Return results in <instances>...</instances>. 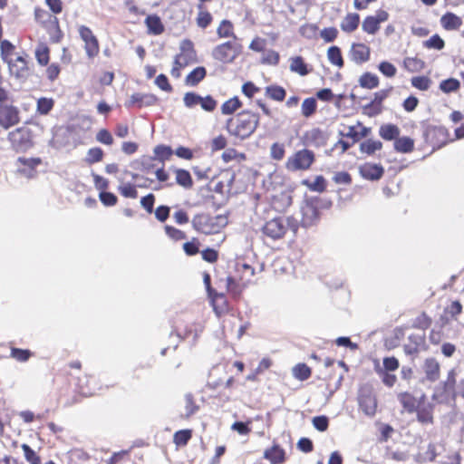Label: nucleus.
<instances>
[{"instance_id": "nucleus-43", "label": "nucleus", "mask_w": 464, "mask_h": 464, "mask_svg": "<svg viewBox=\"0 0 464 464\" xmlns=\"http://www.w3.org/2000/svg\"><path fill=\"white\" fill-rule=\"evenodd\" d=\"M460 83L457 79L450 78L440 83V89L445 93H450L459 89Z\"/></svg>"}, {"instance_id": "nucleus-51", "label": "nucleus", "mask_w": 464, "mask_h": 464, "mask_svg": "<svg viewBox=\"0 0 464 464\" xmlns=\"http://www.w3.org/2000/svg\"><path fill=\"white\" fill-rule=\"evenodd\" d=\"M184 104L187 108H193L196 105H200L201 96L195 92H186L183 97Z\"/></svg>"}, {"instance_id": "nucleus-60", "label": "nucleus", "mask_w": 464, "mask_h": 464, "mask_svg": "<svg viewBox=\"0 0 464 464\" xmlns=\"http://www.w3.org/2000/svg\"><path fill=\"white\" fill-rule=\"evenodd\" d=\"M270 155L274 160H282L285 156V146L277 142L273 143L270 148Z\"/></svg>"}, {"instance_id": "nucleus-28", "label": "nucleus", "mask_w": 464, "mask_h": 464, "mask_svg": "<svg viewBox=\"0 0 464 464\" xmlns=\"http://www.w3.org/2000/svg\"><path fill=\"white\" fill-rule=\"evenodd\" d=\"M398 398L406 411L413 412L417 409V400L411 394L402 392L399 394Z\"/></svg>"}, {"instance_id": "nucleus-39", "label": "nucleus", "mask_w": 464, "mask_h": 464, "mask_svg": "<svg viewBox=\"0 0 464 464\" xmlns=\"http://www.w3.org/2000/svg\"><path fill=\"white\" fill-rule=\"evenodd\" d=\"M198 8L199 11L196 19L197 24L200 28H206L212 22V15L209 12L203 9L202 5H198Z\"/></svg>"}, {"instance_id": "nucleus-50", "label": "nucleus", "mask_w": 464, "mask_h": 464, "mask_svg": "<svg viewBox=\"0 0 464 464\" xmlns=\"http://www.w3.org/2000/svg\"><path fill=\"white\" fill-rule=\"evenodd\" d=\"M191 438L190 430H181L174 434V443L178 446L186 445Z\"/></svg>"}, {"instance_id": "nucleus-5", "label": "nucleus", "mask_w": 464, "mask_h": 464, "mask_svg": "<svg viewBox=\"0 0 464 464\" xmlns=\"http://www.w3.org/2000/svg\"><path fill=\"white\" fill-rule=\"evenodd\" d=\"M240 53V45L231 42H226L216 46L212 52L214 59L224 63H230Z\"/></svg>"}, {"instance_id": "nucleus-11", "label": "nucleus", "mask_w": 464, "mask_h": 464, "mask_svg": "<svg viewBox=\"0 0 464 464\" xmlns=\"http://www.w3.org/2000/svg\"><path fill=\"white\" fill-rule=\"evenodd\" d=\"M327 135L324 131L318 128L311 129L304 132L303 142L306 146H314L316 148L325 145Z\"/></svg>"}, {"instance_id": "nucleus-29", "label": "nucleus", "mask_w": 464, "mask_h": 464, "mask_svg": "<svg viewBox=\"0 0 464 464\" xmlns=\"http://www.w3.org/2000/svg\"><path fill=\"white\" fill-rule=\"evenodd\" d=\"M145 24L149 32L153 34H160L164 30L163 24L157 15H149L145 20Z\"/></svg>"}, {"instance_id": "nucleus-59", "label": "nucleus", "mask_w": 464, "mask_h": 464, "mask_svg": "<svg viewBox=\"0 0 464 464\" xmlns=\"http://www.w3.org/2000/svg\"><path fill=\"white\" fill-rule=\"evenodd\" d=\"M165 232L169 238H171L172 240H175V241H179L186 237V235L183 231H181L176 227H173L171 226H166Z\"/></svg>"}, {"instance_id": "nucleus-49", "label": "nucleus", "mask_w": 464, "mask_h": 464, "mask_svg": "<svg viewBox=\"0 0 464 464\" xmlns=\"http://www.w3.org/2000/svg\"><path fill=\"white\" fill-rule=\"evenodd\" d=\"M411 84L413 87L420 90V91H427L431 83V81L430 78L426 76H416L411 78Z\"/></svg>"}, {"instance_id": "nucleus-52", "label": "nucleus", "mask_w": 464, "mask_h": 464, "mask_svg": "<svg viewBox=\"0 0 464 464\" xmlns=\"http://www.w3.org/2000/svg\"><path fill=\"white\" fill-rule=\"evenodd\" d=\"M21 448L24 451L25 459L30 464H40V458L33 449H31L27 444H23Z\"/></svg>"}, {"instance_id": "nucleus-53", "label": "nucleus", "mask_w": 464, "mask_h": 464, "mask_svg": "<svg viewBox=\"0 0 464 464\" xmlns=\"http://www.w3.org/2000/svg\"><path fill=\"white\" fill-rule=\"evenodd\" d=\"M103 151L100 148H92L87 151L86 161L90 164L99 162L102 160Z\"/></svg>"}, {"instance_id": "nucleus-44", "label": "nucleus", "mask_w": 464, "mask_h": 464, "mask_svg": "<svg viewBox=\"0 0 464 464\" xmlns=\"http://www.w3.org/2000/svg\"><path fill=\"white\" fill-rule=\"evenodd\" d=\"M118 189L124 198H136L138 197L136 187L131 183L123 182L119 186Z\"/></svg>"}, {"instance_id": "nucleus-20", "label": "nucleus", "mask_w": 464, "mask_h": 464, "mask_svg": "<svg viewBox=\"0 0 464 464\" xmlns=\"http://www.w3.org/2000/svg\"><path fill=\"white\" fill-rule=\"evenodd\" d=\"M264 458L271 464H282L285 460V451L276 444L264 451Z\"/></svg>"}, {"instance_id": "nucleus-16", "label": "nucleus", "mask_w": 464, "mask_h": 464, "mask_svg": "<svg viewBox=\"0 0 464 464\" xmlns=\"http://www.w3.org/2000/svg\"><path fill=\"white\" fill-rule=\"evenodd\" d=\"M5 63L8 64L10 73L16 78H24L27 75V64L22 56H17L14 60L11 58Z\"/></svg>"}, {"instance_id": "nucleus-4", "label": "nucleus", "mask_w": 464, "mask_h": 464, "mask_svg": "<svg viewBox=\"0 0 464 464\" xmlns=\"http://www.w3.org/2000/svg\"><path fill=\"white\" fill-rule=\"evenodd\" d=\"M314 161V153L309 150L303 149L297 150L287 159L285 168L291 171L306 170Z\"/></svg>"}, {"instance_id": "nucleus-2", "label": "nucleus", "mask_w": 464, "mask_h": 464, "mask_svg": "<svg viewBox=\"0 0 464 464\" xmlns=\"http://www.w3.org/2000/svg\"><path fill=\"white\" fill-rule=\"evenodd\" d=\"M237 277L227 278V288L233 295H239L251 283L255 275V269L247 264H237Z\"/></svg>"}, {"instance_id": "nucleus-55", "label": "nucleus", "mask_w": 464, "mask_h": 464, "mask_svg": "<svg viewBox=\"0 0 464 464\" xmlns=\"http://www.w3.org/2000/svg\"><path fill=\"white\" fill-rule=\"evenodd\" d=\"M379 71L386 77L392 78L397 72L396 67L389 62H382L379 66Z\"/></svg>"}, {"instance_id": "nucleus-54", "label": "nucleus", "mask_w": 464, "mask_h": 464, "mask_svg": "<svg viewBox=\"0 0 464 464\" xmlns=\"http://www.w3.org/2000/svg\"><path fill=\"white\" fill-rule=\"evenodd\" d=\"M53 107V101L49 98H40L37 102V111L47 114Z\"/></svg>"}, {"instance_id": "nucleus-25", "label": "nucleus", "mask_w": 464, "mask_h": 464, "mask_svg": "<svg viewBox=\"0 0 464 464\" xmlns=\"http://www.w3.org/2000/svg\"><path fill=\"white\" fill-rule=\"evenodd\" d=\"M380 136L386 140H395L400 134V129L394 124H383L379 130Z\"/></svg>"}, {"instance_id": "nucleus-30", "label": "nucleus", "mask_w": 464, "mask_h": 464, "mask_svg": "<svg viewBox=\"0 0 464 464\" xmlns=\"http://www.w3.org/2000/svg\"><path fill=\"white\" fill-rule=\"evenodd\" d=\"M328 61L334 66L342 68L343 66V59L341 50L338 46H331L327 50Z\"/></svg>"}, {"instance_id": "nucleus-56", "label": "nucleus", "mask_w": 464, "mask_h": 464, "mask_svg": "<svg viewBox=\"0 0 464 464\" xmlns=\"http://www.w3.org/2000/svg\"><path fill=\"white\" fill-rule=\"evenodd\" d=\"M14 48V46L7 40H5L1 43V57L5 62H7L9 59H11Z\"/></svg>"}, {"instance_id": "nucleus-10", "label": "nucleus", "mask_w": 464, "mask_h": 464, "mask_svg": "<svg viewBox=\"0 0 464 464\" xmlns=\"http://www.w3.org/2000/svg\"><path fill=\"white\" fill-rule=\"evenodd\" d=\"M19 122V115L16 108L7 105H0V126L9 129Z\"/></svg>"}, {"instance_id": "nucleus-38", "label": "nucleus", "mask_w": 464, "mask_h": 464, "mask_svg": "<svg viewBox=\"0 0 464 464\" xmlns=\"http://www.w3.org/2000/svg\"><path fill=\"white\" fill-rule=\"evenodd\" d=\"M241 102L239 99L235 96L227 101H226L221 106V112L225 115H229L235 112L237 109L241 107Z\"/></svg>"}, {"instance_id": "nucleus-31", "label": "nucleus", "mask_w": 464, "mask_h": 464, "mask_svg": "<svg viewBox=\"0 0 464 464\" xmlns=\"http://www.w3.org/2000/svg\"><path fill=\"white\" fill-rule=\"evenodd\" d=\"M302 184L307 187L311 191L319 193L324 192L326 188L325 179L323 176H316L313 182L308 179H304Z\"/></svg>"}, {"instance_id": "nucleus-41", "label": "nucleus", "mask_w": 464, "mask_h": 464, "mask_svg": "<svg viewBox=\"0 0 464 464\" xmlns=\"http://www.w3.org/2000/svg\"><path fill=\"white\" fill-rule=\"evenodd\" d=\"M154 155L155 159L160 160V162H164L165 160H168L173 151L169 146L165 145H159L154 148Z\"/></svg>"}, {"instance_id": "nucleus-27", "label": "nucleus", "mask_w": 464, "mask_h": 464, "mask_svg": "<svg viewBox=\"0 0 464 464\" xmlns=\"http://www.w3.org/2000/svg\"><path fill=\"white\" fill-rule=\"evenodd\" d=\"M425 66V63L417 57H406L403 60V67L410 72H420Z\"/></svg>"}, {"instance_id": "nucleus-57", "label": "nucleus", "mask_w": 464, "mask_h": 464, "mask_svg": "<svg viewBox=\"0 0 464 464\" xmlns=\"http://www.w3.org/2000/svg\"><path fill=\"white\" fill-rule=\"evenodd\" d=\"M313 426L319 431H325L329 425V420L326 416H316L312 420Z\"/></svg>"}, {"instance_id": "nucleus-34", "label": "nucleus", "mask_w": 464, "mask_h": 464, "mask_svg": "<svg viewBox=\"0 0 464 464\" xmlns=\"http://www.w3.org/2000/svg\"><path fill=\"white\" fill-rule=\"evenodd\" d=\"M290 70L294 72L298 73L301 76H304L308 73L306 64L300 56H295L290 59Z\"/></svg>"}, {"instance_id": "nucleus-61", "label": "nucleus", "mask_w": 464, "mask_h": 464, "mask_svg": "<svg viewBox=\"0 0 464 464\" xmlns=\"http://www.w3.org/2000/svg\"><path fill=\"white\" fill-rule=\"evenodd\" d=\"M97 141L105 144L111 145L113 143V138L111 134L105 129H102L96 134Z\"/></svg>"}, {"instance_id": "nucleus-8", "label": "nucleus", "mask_w": 464, "mask_h": 464, "mask_svg": "<svg viewBox=\"0 0 464 464\" xmlns=\"http://www.w3.org/2000/svg\"><path fill=\"white\" fill-rule=\"evenodd\" d=\"M388 19V12L380 9L376 11L374 15H369L364 18L362 24V29L369 34H375L380 29V24L386 22Z\"/></svg>"}, {"instance_id": "nucleus-37", "label": "nucleus", "mask_w": 464, "mask_h": 464, "mask_svg": "<svg viewBox=\"0 0 464 464\" xmlns=\"http://www.w3.org/2000/svg\"><path fill=\"white\" fill-rule=\"evenodd\" d=\"M382 148V143L380 140H367L361 143L360 150L368 155L373 154L375 151Z\"/></svg>"}, {"instance_id": "nucleus-24", "label": "nucleus", "mask_w": 464, "mask_h": 464, "mask_svg": "<svg viewBox=\"0 0 464 464\" xmlns=\"http://www.w3.org/2000/svg\"><path fill=\"white\" fill-rule=\"evenodd\" d=\"M206 69L202 66L195 68L186 77V84L189 86H196L206 76Z\"/></svg>"}, {"instance_id": "nucleus-36", "label": "nucleus", "mask_w": 464, "mask_h": 464, "mask_svg": "<svg viewBox=\"0 0 464 464\" xmlns=\"http://www.w3.org/2000/svg\"><path fill=\"white\" fill-rule=\"evenodd\" d=\"M49 48L45 44L40 43L35 49V58L39 64L44 66L49 63Z\"/></svg>"}, {"instance_id": "nucleus-42", "label": "nucleus", "mask_w": 464, "mask_h": 464, "mask_svg": "<svg viewBox=\"0 0 464 464\" xmlns=\"http://www.w3.org/2000/svg\"><path fill=\"white\" fill-rule=\"evenodd\" d=\"M423 46L427 49L442 50L445 46V42L439 34H433L423 42Z\"/></svg>"}, {"instance_id": "nucleus-45", "label": "nucleus", "mask_w": 464, "mask_h": 464, "mask_svg": "<svg viewBox=\"0 0 464 464\" xmlns=\"http://www.w3.org/2000/svg\"><path fill=\"white\" fill-rule=\"evenodd\" d=\"M176 181L179 185L189 188L192 185V179L188 171L184 169L176 170Z\"/></svg>"}, {"instance_id": "nucleus-46", "label": "nucleus", "mask_w": 464, "mask_h": 464, "mask_svg": "<svg viewBox=\"0 0 464 464\" xmlns=\"http://www.w3.org/2000/svg\"><path fill=\"white\" fill-rule=\"evenodd\" d=\"M302 114L308 118L313 115L316 110V101L314 98H306L302 103Z\"/></svg>"}, {"instance_id": "nucleus-17", "label": "nucleus", "mask_w": 464, "mask_h": 464, "mask_svg": "<svg viewBox=\"0 0 464 464\" xmlns=\"http://www.w3.org/2000/svg\"><path fill=\"white\" fill-rule=\"evenodd\" d=\"M359 406L364 414L372 417L376 412L377 401L371 393H362L359 396Z\"/></svg>"}, {"instance_id": "nucleus-33", "label": "nucleus", "mask_w": 464, "mask_h": 464, "mask_svg": "<svg viewBox=\"0 0 464 464\" xmlns=\"http://www.w3.org/2000/svg\"><path fill=\"white\" fill-rule=\"evenodd\" d=\"M266 95L270 99L282 102L285 97V90L277 85H270L266 88Z\"/></svg>"}, {"instance_id": "nucleus-12", "label": "nucleus", "mask_w": 464, "mask_h": 464, "mask_svg": "<svg viewBox=\"0 0 464 464\" xmlns=\"http://www.w3.org/2000/svg\"><path fill=\"white\" fill-rule=\"evenodd\" d=\"M8 140L16 150H26L30 147L27 130L18 128L8 134Z\"/></svg>"}, {"instance_id": "nucleus-62", "label": "nucleus", "mask_w": 464, "mask_h": 464, "mask_svg": "<svg viewBox=\"0 0 464 464\" xmlns=\"http://www.w3.org/2000/svg\"><path fill=\"white\" fill-rule=\"evenodd\" d=\"M217 106V102L209 95L201 97L200 107L206 111H213Z\"/></svg>"}, {"instance_id": "nucleus-47", "label": "nucleus", "mask_w": 464, "mask_h": 464, "mask_svg": "<svg viewBox=\"0 0 464 464\" xmlns=\"http://www.w3.org/2000/svg\"><path fill=\"white\" fill-rule=\"evenodd\" d=\"M10 356L18 362H24L30 359L32 353L27 349L12 348Z\"/></svg>"}, {"instance_id": "nucleus-18", "label": "nucleus", "mask_w": 464, "mask_h": 464, "mask_svg": "<svg viewBox=\"0 0 464 464\" xmlns=\"http://www.w3.org/2000/svg\"><path fill=\"white\" fill-rule=\"evenodd\" d=\"M440 23L446 31H456L462 25V19L451 12H447L440 17Z\"/></svg>"}, {"instance_id": "nucleus-19", "label": "nucleus", "mask_w": 464, "mask_h": 464, "mask_svg": "<svg viewBox=\"0 0 464 464\" xmlns=\"http://www.w3.org/2000/svg\"><path fill=\"white\" fill-rule=\"evenodd\" d=\"M360 173L366 179L377 180L382 178L383 168L377 164L366 163L361 166Z\"/></svg>"}, {"instance_id": "nucleus-9", "label": "nucleus", "mask_w": 464, "mask_h": 464, "mask_svg": "<svg viewBox=\"0 0 464 464\" xmlns=\"http://www.w3.org/2000/svg\"><path fill=\"white\" fill-rule=\"evenodd\" d=\"M79 34L84 42V49L89 58H93L99 53V43L92 30L84 25L79 27Z\"/></svg>"}, {"instance_id": "nucleus-26", "label": "nucleus", "mask_w": 464, "mask_h": 464, "mask_svg": "<svg viewBox=\"0 0 464 464\" xmlns=\"http://www.w3.org/2000/svg\"><path fill=\"white\" fill-rule=\"evenodd\" d=\"M414 140L409 137H401L394 141V149L398 152L408 153L413 150Z\"/></svg>"}, {"instance_id": "nucleus-3", "label": "nucleus", "mask_w": 464, "mask_h": 464, "mask_svg": "<svg viewBox=\"0 0 464 464\" xmlns=\"http://www.w3.org/2000/svg\"><path fill=\"white\" fill-rule=\"evenodd\" d=\"M227 223V218L221 215L211 217L207 214H198L192 219L193 227L207 235L218 233Z\"/></svg>"}, {"instance_id": "nucleus-35", "label": "nucleus", "mask_w": 464, "mask_h": 464, "mask_svg": "<svg viewBox=\"0 0 464 464\" xmlns=\"http://www.w3.org/2000/svg\"><path fill=\"white\" fill-rule=\"evenodd\" d=\"M217 34L220 38L233 37L236 39L234 34L233 24L228 20L221 21L219 26L217 29Z\"/></svg>"}, {"instance_id": "nucleus-58", "label": "nucleus", "mask_w": 464, "mask_h": 464, "mask_svg": "<svg viewBox=\"0 0 464 464\" xmlns=\"http://www.w3.org/2000/svg\"><path fill=\"white\" fill-rule=\"evenodd\" d=\"M279 62V54L274 50H268L262 57V63L269 65H276Z\"/></svg>"}, {"instance_id": "nucleus-23", "label": "nucleus", "mask_w": 464, "mask_h": 464, "mask_svg": "<svg viewBox=\"0 0 464 464\" xmlns=\"http://www.w3.org/2000/svg\"><path fill=\"white\" fill-rule=\"evenodd\" d=\"M360 15L356 13L348 14L341 22V29L345 33H352L358 27Z\"/></svg>"}, {"instance_id": "nucleus-6", "label": "nucleus", "mask_w": 464, "mask_h": 464, "mask_svg": "<svg viewBox=\"0 0 464 464\" xmlns=\"http://www.w3.org/2000/svg\"><path fill=\"white\" fill-rule=\"evenodd\" d=\"M288 227V218H276L264 225L263 233L272 239H278L286 233Z\"/></svg>"}, {"instance_id": "nucleus-15", "label": "nucleus", "mask_w": 464, "mask_h": 464, "mask_svg": "<svg viewBox=\"0 0 464 464\" xmlns=\"http://www.w3.org/2000/svg\"><path fill=\"white\" fill-rule=\"evenodd\" d=\"M352 61L361 64L367 62L370 58V47L364 44H353L349 52Z\"/></svg>"}, {"instance_id": "nucleus-64", "label": "nucleus", "mask_w": 464, "mask_h": 464, "mask_svg": "<svg viewBox=\"0 0 464 464\" xmlns=\"http://www.w3.org/2000/svg\"><path fill=\"white\" fill-rule=\"evenodd\" d=\"M100 199L105 206H114L117 203V197L111 192L102 191Z\"/></svg>"}, {"instance_id": "nucleus-22", "label": "nucleus", "mask_w": 464, "mask_h": 464, "mask_svg": "<svg viewBox=\"0 0 464 464\" xmlns=\"http://www.w3.org/2000/svg\"><path fill=\"white\" fill-rule=\"evenodd\" d=\"M390 90H381L374 93L373 100L364 106L363 110L374 109L373 113H369V116H374L382 111V103L388 97Z\"/></svg>"}, {"instance_id": "nucleus-7", "label": "nucleus", "mask_w": 464, "mask_h": 464, "mask_svg": "<svg viewBox=\"0 0 464 464\" xmlns=\"http://www.w3.org/2000/svg\"><path fill=\"white\" fill-rule=\"evenodd\" d=\"M461 371L459 368H454L450 371L447 380L444 383L445 391L452 397L457 395L461 396L464 399V379L457 382V378L460 374Z\"/></svg>"}, {"instance_id": "nucleus-63", "label": "nucleus", "mask_w": 464, "mask_h": 464, "mask_svg": "<svg viewBox=\"0 0 464 464\" xmlns=\"http://www.w3.org/2000/svg\"><path fill=\"white\" fill-rule=\"evenodd\" d=\"M155 84L162 91H165V92L172 91V87L169 84L168 78L166 77L165 74L158 75L157 78L155 79Z\"/></svg>"}, {"instance_id": "nucleus-21", "label": "nucleus", "mask_w": 464, "mask_h": 464, "mask_svg": "<svg viewBox=\"0 0 464 464\" xmlns=\"http://www.w3.org/2000/svg\"><path fill=\"white\" fill-rule=\"evenodd\" d=\"M423 371L426 379L430 382H435L440 378V364L433 358H428L425 360Z\"/></svg>"}, {"instance_id": "nucleus-13", "label": "nucleus", "mask_w": 464, "mask_h": 464, "mask_svg": "<svg viewBox=\"0 0 464 464\" xmlns=\"http://www.w3.org/2000/svg\"><path fill=\"white\" fill-rule=\"evenodd\" d=\"M157 101L158 99L154 94L136 92L130 95L125 106L130 107L136 105L140 108L143 106H152L156 104Z\"/></svg>"}, {"instance_id": "nucleus-48", "label": "nucleus", "mask_w": 464, "mask_h": 464, "mask_svg": "<svg viewBox=\"0 0 464 464\" xmlns=\"http://www.w3.org/2000/svg\"><path fill=\"white\" fill-rule=\"evenodd\" d=\"M196 58V53H179L175 57V64L179 66H187L189 63L193 62Z\"/></svg>"}, {"instance_id": "nucleus-40", "label": "nucleus", "mask_w": 464, "mask_h": 464, "mask_svg": "<svg viewBox=\"0 0 464 464\" xmlns=\"http://www.w3.org/2000/svg\"><path fill=\"white\" fill-rule=\"evenodd\" d=\"M293 375L299 381H305L311 376V370L306 364L298 363L293 368Z\"/></svg>"}, {"instance_id": "nucleus-32", "label": "nucleus", "mask_w": 464, "mask_h": 464, "mask_svg": "<svg viewBox=\"0 0 464 464\" xmlns=\"http://www.w3.org/2000/svg\"><path fill=\"white\" fill-rule=\"evenodd\" d=\"M359 84L362 88L373 89L379 85V78L373 73L365 72L359 78Z\"/></svg>"}, {"instance_id": "nucleus-14", "label": "nucleus", "mask_w": 464, "mask_h": 464, "mask_svg": "<svg viewBox=\"0 0 464 464\" xmlns=\"http://www.w3.org/2000/svg\"><path fill=\"white\" fill-rule=\"evenodd\" d=\"M17 170L26 178H33L34 176V168L41 163L38 158H23L17 159Z\"/></svg>"}, {"instance_id": "nucleus-1", "label": "nucleus", "mask_w": 464, "mask_h": 464, "mask_svg": "<svg viewBox=\"0 0 464 464\" xmlns=\"http://www.w3.org/2000/svg\"><path fill=\"white\" fill-rule=\"evenodd\" d=\"M259 123V116L250 111H242L227 121V130L240 140L250 137Z\"/></svg>"}]
</instances>
